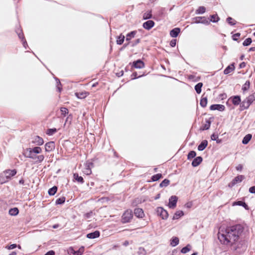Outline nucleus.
<instances>
[{
  "label": "nucleus",
  "instance_id": "obj_37",
  "mask_svg": "<svg viewBox=\"0 0 255 255\" xmlns=\"http://www.w3.org/2000/svg\"><path fill=\"white\" fill-rule=\"evenodd\" d=\"M203 86V83L201 82L197 83L195 86V90L197 94H200L202 91V87Z\"/></svg>",
  "mask_w": 255,
  "mask_h": 255
},
{
  "label": "nucleus",
  "instance_id": "obj_24",
  "mask_svg": "<svg viewBox=\"0 0 255 255\" xmlns=\"http://www.w3.org/2000/svg\"><path fill=\"white\" fill-rule=\"evenodd\" d=\"M15 32L21 41L25 40L22 30L20 27L15 29Z\"/></svg>",
  "mask_w": 255,
  "mask_h": 255
},
{
  "label": "nucleus",
  "instance_id": "obj_58",
  "mask_svg": "<svg viewBox=\"0 0 255 255\" xmlns=\"http://www.w3.org/2000/svg\"><path fill=\"white\" fill-rule=\"evenodd\" d=\"M218 138V134H216L215 133H213L211 135V139L212 140H215V141H216V140H217V139Z\"/></svg>",
  "mask_w": 255,
  "mask_h": 255
},
{
  "label": "nucleus",
  "instance_id": "obj_64",
  "mask_svg": "<svg viewBox=\"0 0 255 255\" xmlns=\"http://www.w3.org/2000/svg\"><path fill=\"white\" fill-rule=\"evenodd\" d=\"M55 252L53 250L47 252L44 255H55Z\"/></svg>",
  "mask_w": 255,
  "mask_h": 255
},
{
  "label": "nucleus",
  "instance_id": "obj_18",
  "mask_svg": "<svg viewBox=\"0 0 255 255\" xmlns=\"http://www.w3.org/2000/svg\"><path fill=\"white\" fill-rule=\"evenodd\" d=\"M203 161V158L199 156L196 157L193 160L191 165L193 167L198 166Z\"/></svg>",
  "mask_w": 255,
  "mask_h": 255
},
{
  "label": "nucleus",
  "instance_id": "obj_51",
  "mask_svg": "<svg viewBox=\"0 0 255 255\" xmlns=\"http://www.w3.org/2000/svg\"><path fill=\"white\" fill-rule=\"evenodd\" d=\"M252 38L250 37H249L244 40V41L243 43V45L244 46H247L250 45L252 43Z\"/></svg>",
  "mask_w": 255,
  "mask_h": 255
},
{
  "label": "nucleus",
  "instance_id": "obj_33",
  "mask_svg": "<svg viewBox=\"0 0 255 255\" xmlns=\"http://www.w3.org/2000/svg\"><path fill=\"white\" fill-rule=\"evenodd\" d=\"M179 239L176 237H173L170 240V246L175 247L179 244Z\"/></svg>",
  "mask_w": 255,
  "mask_h": 255
},
{
  "label": "nucleus",
  "instance_id": "obj_34",
  "mask_svg": "<svg viewBox=\"0 0 255 255\" xmlns=\"http://www.w3.org/2000/svg\"><path fill=\"white\" fill-rule=\"evenodd\" d=\"M184 214L183 211H182L181 210L177 211L175 213L172 219L173 220L178 219L180 217L183 216L184 215Z\"/></svg>",
  "mask_w": 255,
  "mask_h": 255
},
{
  "label": "nucleus",
  "instance_id": "obj_28",
  "mask_svg": "<svg viewBox=\"0 0 255 255\" xmlns=\"http://www.w3.org/2000/svg\"><path fill=\"white\" fill-rule=\"evenodd\" d=\"M74 179L77 181L78 182L83 184L84 182V180L82 176H80L78 175V173H75L73 174Z\"/></svg>",
  "mask_w": 255,
  "mask_h": 255
},
{
  "label": "nucleus",
  "instance_id": "obj_46",
  "mask_svg": "<svg viewBox=\"0 0 255 255\" xmlns=\"http://www.w3.org/2000/svg\"><path fill=\"white\" fill-rule=\"evenodd\" d=\"M65 202V197H61L58 198L55 202V204L56 205H62L64 204Z\"/></svg>",
  "mask_w": 255,
  "mask_h": 255
},
{
  "label": "nucleus",
  "instance_id": "obj_14",
  "mask_svg": "<svg viewBox=\"0 0 255 255\" xmlns=\"http://www.w3.org/2000/svg\"><path fill=\"white\" fill-rule=\"evenodd\" d=\"M84 251V247H81L78 250L75 251L73 248L69 249V252L72 255H82Z\"/></svg>",
  "mask_w": 255,
  "mask_h": 255
},
{
  "label": "nucleus",
  "instance_id": "obj_11",
  "mask_svg": "<svg viewBox=\"0 0 255 255\" xmlns=\"http://www.w3.org/2000/svg\"><path fill=\"white\" fill-rule=\"evenodd\" d=\"M31 143L36 145L40 146L44 143V140L42 137L36 135L32 138Z\"/></svg>",
  "mask_w": 255,
  "mask_h": 255
},
{
  "label": "nucleus",
  "instance_id": "obj_40",
  "mask_svg": "<svg viewBox=\"0 0 255 255\" xmlns=\"http://www.w3.org/2000/svg\"><path fill=\"white\" fill-rule=\"evenodd\" d=\"M210 17V21L214 23L217 22L220 20V18L217 14L211 15Z\"/></svg>",
  "mask_w": 255,
  "mask_h": 255
},
{
  "label": "nucleus",
  "instance_id": "obj_16",
  "mask_svg": "<svg viewBox=\"0 0 255 255\" xmlns=\"http://www.w3.org/2000/svg\"><path fill=\"white\" fill-rule=\"evenodd\" d=\"M55 149V143L54 141H49L45 145V149L46 152H50Z\"/></svg>",
  "mask_w": 255,
  "mask_h": 255
},
{
  "label": "nucleus",
  "instance_id": "obj_52",
  "mask_svg": "<svg viewBox=\"0 0 255 255\" xmlns=\"http://www.w3.org/2000/svg\"><path fill=\"white\" fill-rule=\"evenodd\" d=\"M44 159V156L43 155H37L35 162L37 163H39L43 161Z\"/></svg>",
  "mask_w": 255,
  "mask_h": 255
},
{
  "label": "nucleus",
  "instance_id": "obj_5",
  "mask_svg": "<svg viewBox=\"0 0 255 255\" xmlns=\"http://www.w3.org/2000/svg\"><path fill=\"white\" fill-rule=\"evenodd\" d=\"M191 23H203L206 25L209 24V21L205 16H197L193 17Z\"/></svg>",
  "mask_w": 255,
  "mask_h": 255
},
{
  "label": "nucleus",
  "instance_id": "obj_42",
  "mask_svg": "<svg viewBox=\"0 0 255 255\" xmlns=\"http://www.w3.org/2000/svg\"><path fill=\"white\" fill-rule=\"evenodd\" d=\"M162 177V175L161 173H158L155 175H153L151 177V180L152 181H156L159 180L160 178Z\"/></svg>",
  "mask_w": 255,
  "mask_h": 255
},
{
  "label": "nucleus",
  "instance_id": "obj_15",
  "mask_svg": "<svg viewBox=\"0 0 255 255\" xmlns=\"http://www.w3.org/2000/svg\"><path fill=\"white\" fill-rule=\"evenodd\" d=\"M155 25L154 22L152 20H148L143 23L142 26L146 30H150Z\"/></svg>",
  "mask_w": 255,
  "mask_h": 255
},
{
  "label": "nucleus",
  "instance_id": "obj_55",
  "mask_svg": "<svg viewBox=\"0 0 255 255\" xmlns=\"http://www.w3.org/2000/svg\"><path fill=\"white\" fill-rule=\"evenodd\" d=\"M140 42V38H138L132 42H130V46H131V47H133L135 46L137 44H138Z\"/></svg>",
  "mask_w": 255,
  "mask_h": 255
},
{
  "label": "nucleus",
  "instance_id": "obj_9",
  "mask_svg": "<svg viewBox=\"0 0 255 255\" xmlns=\"http://www.w3.org/2000/svg\"><path fill=\"white\" fill-rule=\"evenodd\" d=\"M129 64H131L132 67L136 69H141L145 66L144 62L141 59L134 61L132 63H130Z\"/></svg>",
  "mask_w": 255,
  "mask_h": 255
},
{
  "label": "nucleus",
  "instance_id": "obj_27",
  "mask_svg": "<svg viewBox=\"0 0 255 255\" xmlns=\"http://www.w3.org/2000/svg\"><path fill=\"white\" fill-rule=\"evenodd\" d=\"M125 36L122 34H120V35L117 37L116 42L118 45H122L125 40Z\"/></svg>",
  "mask_w": 255,
  "mask_h": 255
},
{
  "label": "nucleus",
  "instance_id": "obj_56",
  "mask_svg": "<svg viewBox=\"0 0 255 255\" xmlns=\"http://www.w3.org/2000/svg\"><path fill=\"white\" fill-rule=\"evenodd\" d=\"M72 120V115H69L66 119L65 124H66V123H68L69 125H70L71 123Z\"/></svg>",
  "mask_w": 255,
  "mask_h": 255
},
{
  "label": "nucleus",
  "instance_id": "obj_10",
  "mask_svg": "<svg viewBox=\"0 0 255 255\" xmlns=\"http://www.w3.org/2000/svg\"><path fill=\"white\" fill-rule=\"evenodd\" d=\"M85 168L83 170L84 174L89 175L92 173L91 167L93 166V163L90 161H87L85 164Z\"/></svg>",
  "mask_w": 255,
  "mask_h": 255
},
{
  "label": "nucleus",
  "instance_id": "obj_44",
  "mask_svg": "<svg viewBox=\"0 0 255 255\" xmlns=\"http://www.w3.org/2000/svg\"><path fill=\"white\" fill-rule=\"evenodd\" d=\"M54 79H55V80L56 81L57 89L59 92H61V91L62 90V85L60 83V81L59 79L57 77H54Z\"/></svg>",
  "mask_w": 255,
  "mask_h": 255
},
{
  "label": "nucleus",
  "instance_id": "obj_36",
  "mask_svg": "<svg viewBox=\"0 0 255 255\" xmlns=\"http://www.w3.org/2000/svg\"><path fill=\"white\" fill-rule=\"evenodd\" d=\"M75 95L78 99H82L86 98L87 96L88 93L85 92H77L75 93Z\"/></svg>",
  "mask_w": 255,
  "mask_h": 255
},
{
  "label": "nucleus",
  "instance_id": "obj_25",
  "mask_svg": "<svg viewBox=\"0 0 255 255\" xmlns=\"http://www.w3.org/2000/svg\"><path fill=\"white\" fill-rule=\"evenodd\" d=\"M208 102V99H207V96H205V94H204L201 98V99L200 102V106L203 107L205 108L207 106Z\"/></svg>",
  "mask_w": 255,
  "mask_h": 255
},
{
  "label": "nucleus",
  "instance_id": "obj_32",
  "mask_svg": "<svg viewBox=\"0 0 255 255\" xmlns=\"http://www.w3.org/2000/svg\"><path fill=\"white\" fill-rule=\"evenodd\" d=\"M252 135L251 134H248L246 135L242 140V143L244 144H248L252 139Z\"/></svg>",
  "mask_w": 255,
  "mask_h": 255
},
{
  "label": "nucleus",
  "instance_id": "obj_29",
  "mask_svg": "<svg viewBox=\"0 0 255 255\" xmlns=\"http://www.w3.org/2000/svg\"><path fill=\"white\" fill-rule=\"evenodd\" d=\"M233 205H238L244 207L246 209H248L249 207L246 203L242 201H237L233 203Z\"/></svg>",
  "mask_w": 255,
  "mask_h": 255
},
{
  "label": "nucleus",
  "instance_id": "obj_21",
  "mask_svg": "<svg viewBox=\"0 0 255 255\" xmlns=\"http://www.w3.org/2000/svg\"><path fill=\"white\" fill-rule=\"evenodd\" d=\"M208 142L207 140L205 139L201 141V142L198 146V150L199 151L204 150L208 145Z\"/></svg>",
  "mask_w": 255,
  "mask_h": 255
},
{
  "label": "nucleus",
  "instance_id": "obj_17",
  "mask_svg": "<svg viewBox=\"0 0 255 255\" xmlns=\"http://www.w3.org/2000/svg\"><path fill=\"white\" fill-rule=\"evenodd\" d=\"M100 236V232L99 231H95L93 232L87 234L86 237L88 239H94L99 237Z\"/></svg>",
  "mask_w": 255,
  "mask_h": 255
},
{
  "label": "nucleus",
  "instance_id": "obj_63",
  "mask_svg": "<svg viewBox=\"0 0 255 255\" xmlns=\"http://www.w3.org/2000/svg\"><path fill=\"white\" fill-rule=\"evenodd\" d=\"M92 214H93V212L92 211H90V212H89L88 213H86L85 214V216L87 218L89 219V218L91 217V216H92Z\"/></svg>",
  "mask_w": 255,
  "mask_h": 255
},
{
  "label": "nucleus",
  "instance_id": "obj_8",
  "mask_svg": "<svg viewBox=\"0 0 255 255\" xmlns=\"http://www.w3.org/2000/svg\"><path fill=\"white\" fill-rule=\"evenodd\" d=\"M178 197L176 196L172 195L169 199L168 207L170 209H174L177 205Z\"/></svg>",
  "mask_w": 255,
  "mask_h": 255
},
{
  "label": "nucleus",
  "instance_id": "obj_49",
  "mask_svg": "<svg viewBox=\"0 0 255 255\" xmlns=\"http://www.w3.org/2000/svg\"><path fill=\"white\" fill-rule=\"evenodd\" d=\"M226 20L229 24L232 26L235 25L237 23V21L231 17H227Z\"/></svg>",
  "mask_w": 255,
  "mask_h": 255
},
{
  "label": "nucleus",
  "instance_id": "obj_39",
  "mask_svg": "<svg viewBox=\"0 0 255 255\" xmlns=\"http://www.w3.org/2000/svg\"><path fill=\"white\" fill-rule=\"evenodd\" d=\"M196 152L194 150H191L189 152L187 155V159L190 160L196 157Z\"/></svg>",
  "mask_w": 255,
  "mask_h": 255
},
{
  "label": "nucleus",
  "instance_id": "obj_57",
  "mask_svg": "<svg viewBox=\"0 0 255 255\" xmlns=\"http://www.w3.org/2000/svg\"><path fill=\"white\" fill-rule=\"evenodd\" d=\"M143 75H139V76H138L137 75V73L136 72H133L132 75H131V76L132 77L131 78V79H136L137 78H140L141 77V76H142Z\"/></svg>",
  "mask_w": 255,
  "mask_h": 255
},
{
  "label": "nucleus",
  "instance_id": "obj_31",
  "mask_svg": "<svg viewBox=\"0 0 255 255\" xmlns=\"http://www.w3.org/2000/svg\"><path fill=\"white\" fill-rule=\"evenodd\" d=\"M8 213L11 216H16L19 213V210L17 207L10 208L9 210Z\"/></svg>",
  "mask_w": 255,
  "mask_h": 255
},
{
  "label": "nucleus",
  "instance_id": "obj_26",
  "mask_svg": "<svg viewBox=\"0 0 255 255\" xmlns=\"http://www.w3.org/2000/svg\"><path fill=\"white\" fill-rule=\"evenodd\" d=\"M152 18V10H148L143 14L142 18L144 20L149 19Z\"/></svg>",
  "mask_w": 255,
  "mask_h": 255
},
{
  "label": "nucleus",
  "instance_id": "obj_38",
  "mask_svg": "<svg viewBox=\"0 0 255 255\" xmlns=\"http://www.w3.org/2000/svg\"><path fill=\"white\" fill-rule=\"evenodd\" d=\"M57 189L58 188L56 186H54L50 188L48 191V194L50 196H53L55 195V194L56 193L57 191Z\"/></svg>",
  "mask_w": 255,
  "mask_h": 255
},
{
  "label": "nucleus",
  "instance_id": "obj_35",
  "mask_svg": "<svg viewBox=\"0 0 255 255\" xmlns=\"http://www.w3.org/2000/svg\"><path fill=\"white\" fill-rule=\"evenodd\" d=\"M250 84H251V83H250V81L247 80L245 82V83L243 85L242 90L243 93L246 92L249 89L250 87Z\"/></svg>",
  "mask_w": 255,
  "mask_h": 255
},
{
  "label": "nucleus",
  "instance_id": "obj_22",
  "mask_svg": "<svg viewBox=\"0 0 255 255\" xmlns=\"http://www.w3.org/2000/svg\"><path fill=\"white\" fill-rule=\"evenodd\" d=\"M180 32V29L178 27H176L172 29L170 32V36L173 38H176L178 36Z\"/></svg>",
  "mask_w": 255,
  "mask_h": 255
},
{
  "label": "nucleus",
  "instance_id": "obj_23",
  "mask_svg": "<svg viewBox=\"0 0 255 255\" xmlns=\"http://www.w3.org/2000/svg\"><path fill=\"white\" fill-rule=\"evenodd\" d=\"M137 33L136 30H133L128 33L126 35V40L127 41L130 42V40L134 38Z\"/></svg>",
  "mask_w": 255,
  "mask_h": 255
},
{
  "label": "nucleus",
  "instance_id": "obj_19",
  "mask_svg": "<svg viewBox=\"0 0 255 255\" xmlns=\"http://www.w3.org/2000/svg\"><path fill=\"white\" fill-rule=\"evenodd\" d=\"M134 214L138 218H142L144 216L143 211L141 208H135L134 210Z\"/></svg>",
  "mask_w": 255,
  "mask_h": 255
},
{
  "label": "nucleus",
  "instance_id": "obj_61",
  "mask_svg": "<svg viewBox=\"0 0 255 255\" xmlns=\"http://www.w3.org/2000/svg\"><path fill=\"white\" fill-rule=\"evenodd\" d=\"M17 247V245L15 244L10 245L7 247V249L9 250H12Z\"/></svg>",
  "mask_w": 255,
  "mask_h": 255
},
{
  "label": "nucleus",
  "instance_id": "obj_12",
  "mask_svg": "<svg viewBox=\"0 0 255 255\" xmlns=\"http://www.w3.org/2000/svg\"><path fill=\"white\" fill-rule=\"evenodd\" d=\"M229 100L235 106L240 105L241 102V98L240 96L236 95L231 96Z\"/></svg>",
  "mask_w": 255,
  "mask_h": 255
},
{
  "label": "nucleus",
  "instance_id": "obj_43",
  "mask_svg": "<svg viewBox=\"0 0 255 255\" xmlns=\"http://www.w3.org/2000/svg\"><path fill=\"white\" fill-rule=\"evenodd\" d=\"M31 150L33 151V153L35 154H39L41 153L42 151L41 148L38 146H35L33 148H31Z\"/></svg>",
  "mask_w": 255,
  "mask_h": 255
},
{
  "label": "nucleus",
  "instance_id": "obj_7",
  "mask_svg": "<svg viewBox=\"0 0 255 255\" xmlns=\"http://www.w3.org/2000/svg\"><path fill=\"white\" fill-rule=\"evenodd\" d=\"M252 104L249 99L246 98L242 102H241L240 105V111H243L245 110L248 109L250 105Z\"/></svg>",
  "mask_w": 255,
  "mask_h": 255
},
{
  "label": "nucleus",
  "instance_id": "obj_4",
  "mask_svg": "<svg viewBox=\"0 0 255 255\" xmlns=\"http://www.w3.org/2000/svg\"><path fill=\"white\" fill-rule=\"evenodd\" d=\"M156 213L157 215L163 220H166L168 217L167 211L161 207H158L156 208Z\"/></svg>",
  "mask_w": 255,
  "mask_h": 255
},
{
  "label": "nucleus",
  "instance_id": "obj_62",
  "mask_svg": "<svg viewBox=\"0 0 255 255\" xmlns=\"http://www.w3.org/2000/svg\"><path fill=\"white\" fill-rule=\"evenodd\" d=\"M249 191L251 193L255 194V186L251 187L249 188Z\"/></svg>",
  "mask_w": 255,
  "mask_h": 255
},
{
  "label": "nucleus",
  "instance_id": "obj_2",
  "mask_svg": "<svg viewBox=\"0 0 255 255\" xmlns=\"http://www.w3.org/2000/svg\"><path fill=\"white\" fill-rule=\"evenodd\" d=\"M17 173L16 169H7L0 174V184H2L8 182L11 178Z\"/></svg>",
  "mask_w": 255,
  "mask_h": 255
},
{
  "label": "nucleus",
  "instance_id": "obj_59",
  "mask_svg": "<svg viewBox=\"0 0 255 255\" xmlns=\"http://www.w3.org/2000/svg\"><path fill=\"white\" fill-rule=\"evenodd\" d=\"M241 35V34L240 33H235V34H234L233 36H232V38L235 41H237L238 40V37H239Z\"/></svg>",
  "mask_w": 255,
  "mask_h": 255
},
{
  "label": "nucleus",
  "instance_id": "obj_60",
  "mask_svg": "<svg viewBox=\"0 0 255 255\" xmlns=\"http://www.w3.org/2000/svg\"><path fill=\"white\" fill-rule=\"evenodd\" d=\"M176 41L177 40L175 39H172L170 42V45L171 46V47H175L176 44Z\"/></svg>",
  "mask_w": 255,
  "mask_h": 255
},
{
  "label": "nucleus",
  "instance_id": "obj_45",
  "mask_svg": "<svg viewBox=\"0 0 255 255\" xmlns=\"http://www.w3.org/2000/svg\"><path fill=\"white\" fill-rule=\"evenodd\" d=\"M57 132L56 128H48L47 129L46 133L48 135H52Z\"/></svg>",
  "mask_w": 255,
  "mask_h": 255
},
{
  "label": "nucleus",
  "instance_id": "obj_53",
  "mask_svg": "<svg viewBox=\"0 0 255 255\" xmlns=\"http://www.w3.org/2000/svg\"><path fill=\"white\" fill-rule=\"evenodd\" d=\"M60 111L61 112V114L63 115L64 117L66 116V115L68 114V110L65 107L61 108Z\"/></svg>",
  "mask_w": 255,
  "mask_h": 255
},
{
  "label": "nucleus",
  "instance_id": "obj_3",
  "mask_svg": "<svg viewBox=\"0 0 255 255\" xmlns=\"http://www.w3.org/2000/svg\"><path fill=\"white\" fill-rule=\"evenodd\" d=\"M133 217V214L131 210H128L124 212L122 217V222L123 223H127L130 222Z\"/></svg>",
  "mask_w": 255,
  "mask_h": 255
},
{
  "label": "nucleus",
  "instance_id": "obj_41",
  "mask_svg": "<svg viewBox=\"0 0 255 255\" xmlns=\"http://www.w3.org/2000/svg\"><path fill=\"white\" fill-rule=\"evenodd\" d=\"M170 183V181L167 179H164L159 184L160 187H167Z\"/></svg>",
  "mask_w": 255,
  "mask_h": 255
},
{
  "label": "nucleus",
  "instance_id": "obj_54",
  "mask_svg": "<svg viewBox=\"0 0 255 255\" xmlns=\"http://www.w3.org/2000/svg\"><path fill=\"white\" fill-rule=\"evenodd\" d=\"M252 104L255 101V92L247 97Z\"/></svg>",
  "mask_w": 255,
  "mask_h": 255
},
{
  "label": "nucleus",
  "instance_id": "obj_1",
  "mask_svg": "<svg viewBox=\"0 0 255 255\" xmlns=\"http://www.w3.org/2000/svg\"><path fill=\"white\" fill-rule=\"evenodd\" d=\"M244 231V227L241 224L227 227L225 231L219 230L218 234V239L224 245L231 243L233 249L241 253L244 252L246 248L245 241H239Z\"/></svg>",
  "mask_w": 255,
  "mask_h": 255
},
{
  "label": "nucleus",
  "instance_id": "obj_50",
  "mask_svg": "<svg viewBox=\"0 0 255 255\" xmlns=\"http://www.w3.org/2000/svg\"><path fill=\"white\" fill-rule=\"evenodd\" d=\"M206 11V8L203 6H200L198 7V8L196 10V14H203Z\"/></svg>",
  "mask_w": 255,
  "mask_h": 255
},
{
  "label": "nucleus",
  "instance_id": "obj_30",
  "mask_svg": "<svg viewBox=\"0 0 255 255\" xmlns=\"http://www.w3.org/2000/svg\"><path fill=\"white\" fill-rule=\"evenodd\" d=\"M211 124V121L210 120H206V124H204L202 127L200 128V130H204L209 129L210 128Z\"/></svg>",
  "mask_w": 255,
  "mask_h": 255
},
{
  "label": "nucleus",
  "instance_id": "obj_6",
  "mask_svg": "<svg viewBox=\"0 0 255 255\" xmlns=\"http://www.w3.org/2000/svg\"><path fill=\"white\" fill-rule=\"evenodd\" d=\"M245 178V177L244 175H238V176L235 177L232 180V181L228 184V186L230 188H232L237 183L241 182Z\"/></svg>",
  "mask_w": 255,
  "mask_h": 255
},
{
  "label": "nucleus",
  "instance_id": "obj_47",
  "mask_svg": "<svg viewBox=\"0 0 255 255\" xmlns=\"http://www.w3.org/2000/svg\"><path fill=\"white\" fill-rule=\"evenodd\" d=\"M31 148H28L26 149V152L24 154L25 157L30 158L31 155L33 154V151L31 150Z\"/></svg>",
  "mask_w": 255,
  "mask_h": 255
},
{
  "label": "nucleus",
  "instance_id": "obj_48",
  "mask_svg": "<svg viewBox=\"0 0 255 255\" xmlns=\"http://www.w3.org/2000/svg\"><path fill=\"white\" fill-rule=\"evenodd\" d=\"M190 250H191V246L189 244H188L187 246H186L185 247H183L181 250V253H182V254H186L187 252H189L190 251Z\"/></svg>",
  "mask_w": 255,
  "mask_h": 255
},
{
  "label": "nucleus",
  "instance_id": "obj_13",
  "mask_svg": "<svg viewBox=\"0 0 255 255\" xmlns=\"http://www.w3.org/2000/svg\"><path fill=\"white\" fill-rule=\"evenodd\" d=\"M210 110L212 111L218 110L220 112H223L225 110V107L223 105L213 104L210 106Z\"/></svg>",
  "mask_w": 255,
  "mask_h": 255
},
{
  "label": "nucleus",
  "instance_id": "obj_20",
  "mask_svg": "<svg viewBox=\"0 0 255 255\" xmlns=\"http://www.w3.org/2000/svg\"><path fill=\"white\" fill-rule=\"evenodd\" d=\"M234 65L235 64L233 63L230 65H228L224 70V74L225 75H227L232 72V71H233L235 69Z\"/></svg>",
  "mask_w": 255,
  "mask_h": 255
}]
</instances>
